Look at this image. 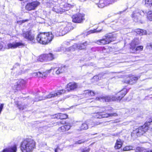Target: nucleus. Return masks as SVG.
<instances>
[{
	"label": "nucleus",
	"instance_id": "nucleus-1",
	"mask_svg": "<svg viewBox=\"0 0 152 152\" xmlns=\"http://www.w3.org/2000/svg\"><path fill=\"white\" fill-rule=\"evenodd\" d=\"M127 93V90L126 88H124L119 92L117 93L116 96H113L100 97H96V100H99L101 102H109L111 101H120L123 98Z\"/></svg>",
	"mask_w": 152,
	"mask_h": 152
},
{
	"label": "nucleus",
	"instance_id": "nucleus-2",
	"mask_svg": "<svg viewBox=\"0 0 152 152\" xmlns=\"http://www.w3.org/2000/svg\"><path fill=\"white\" fill-rule=\"evenodd\" d=\"M35 146V142L33 140L26 139L22 142L21 149L23 152H32Z\"/></svg>",
	"mask_w": 152,
	"mask_h": 152
},
{
	"label": "nucleus",
	"instance_id": "nucleus-3",
	"mask_svg": "<svg viewBox=\"0 0 152 152\" xmlns=\"http://www.w3.org/2000/svg\"><path fill=\"white\" fill-rule=\"evenodd\" d=\"M53 38L51 32L41 33L38 35L36 39L37 42L42 44H47L51 42Z\"/></svg>",
	"mask_w": 152,
	"mask_h": 152
},
{
	"label": "nucleus",
	"instance_id": "nucleus-4",
	"mask_svg": "<svg viewBox=\"0 0 152 152\" xmlns=\"http://www.w3.org/2000/svg\"><path fill=\"white\" fill-rule=\"evenodd\" d=\"M139 44V42L137 39H134L132 42L130 47L131 51L132 53H135L137 51H140L142 50L143 46H140L136 47V45Z\"/></svg>",
	"mask_w": 152,
	"mask_h": 152
},
{
	"label": "nucleus",
	"instance_id": "nucleus-5",
	"mask_svg": "<svg viewBox=\"0 0 152 152\" xmlns=\"http://www.w3.org/2000/svg\"><path fill=\"white\" fill-rule=\"evenodd\" d=\"M21 35L25 39L30 41L32 43L35 42V36L32 34L30 31H23Z\"/></svg>",
	"mask_w": 152,
	"mask_h": 152
},
{
	"label": "nucleus",
	"instance_id": "nucleus-6",
	"mask_svg": "<svg viewBox=\"0 0 152 152\" xmlns=\"http://www.w3.org/2000/svg\"><path fill=\"white\" fill-rule=\"evenodd\" d=\"M148 129V126H147V124H145L143 126L139 127L134 130L132 135L136 134L137 136H140L147 132Z\"/></svg>",
	"mask_w": 152,
	"mask_h": 152
},
{
	"label": "nucleus",
	"instance_id": "nucleus-7",
	"mask_svg": "<svg viewBox=\"0 0 152 152\" xmlns=\"http://www.w3.org/2000/svg\"><path fill=\"white\" fill-rule=\"evenodd\" d=\"M112 35L110 34L106 35L105 38L102 39L97 40L96 43L99 45H104L107 44L111 42L112 40Z\"/></svg>",
	"mask_w": 152,
	"mask_h": 152
},
{
	"label": "nucleus",
	"instance_id": "nucleus-8",
	"mask_svg": "<svg viewBox=\"0 0 152 152\" xmlns=\"http://www.w3.org/2000/svg\"><path fill=\"white\" fill-rule=\"evenodd\" d=\"M145 14L144 12L143 11H140L139 12H137L135 11L133 12L131 15V17L132 18V19L135 22H138L140 20V15L144 16Z\"/></svg>",
	"mask_w": 152,
	"mask_h": 152
},
{
	"label": "nucleus",
	"instance_id": "nucleus-9",
	"mask_svg": "<svg viewBox=\"0 0 152 152\" xmlns=\"http://www.w3.org/2000/svg\"><path fill=\"white\" fill-rule=\"evenodd\" d=\"M72 21L74 23H81L84 20V15L80 13L75 15L72 17Z\"/></svg>",
	"mask_w": 152,
	"mask_h": 152
},
{
	"label": "nucleus",
	"instance_id": "nucleus-10",
	"mask_svg": "<svg viewBox=\"0 0 152 152\" xmlns=\"http://www.w3.org/2000/svg\"><path fill=\"white\" fill-rule=\"evenodd\" d=\"M40 3L38 1H33L27 4L26 6V9L29 11L34 10L35 8L40 4Z\"/></svg>",
	"mask_w": 152,
	"mask_h": 152
},
{
	"label": "nucleus",
	"instance_id": "nucleus-11",
	"mask_svg": "<svg viewBox=\"0 0 152 152\" xmlns=\"http://www.w3.org/2000/svg\"><path fill=\"white\" fill-rule=\"evenodd\" d=\"M65 92V91L64 89L52 92L47 95V97L49 99L54 98L56 96H58L63 94Z\"/></svg>",
	"mask_w": 152,
	"mask_h": 152
},
{
	"label": "nucleus",
	"instance_id": "nucleus-12",
	"mask_svg": "<svg viewBox=\"0 0 152 152\" xmlns=\"http://www.w3.org/2000/svg\"><path fill=\"white\" fill-rule=\"evenodd\" d=\"M140 77H128L124 81V83L127 84L133 85L135 83Z\"/></svg>",
	"mask_w": 152,
	"mask_h": 152
},
{
	"label": "nucleus",
	"instance_id": "nucleus-13",
	"mask_svg": "<svg viewBox=\"0 0 152 152\" xmlns=\"http://www.w3.org/2000/svg\"><path fill=\"white\" fill-rule=\"evenodd\" d=\"M65 66L63 65H59L58 67H52L49 70V71H51L53 70V71H55L57 74L63 72L65 70Z\"/></svg>",
	"mask_w": 152,
	"mask_h": 152
},
{
	"label": "nucleus",
	"instance_id": "nucleus-14",
	"mask_svg": "<svg viewBox=\"0 0 152 152\" xmlns=\"http://www.w3.org/2000/svg\"><path fill=\"white\" fill-rule=\"evenodd\" d=\"M7 49L10 48L14 49L20 46H24V44L20 42H13L12 43H10L7 44Z\"/></svg>",
	"mask_w": 152,
	"mask_h": 152
},
{
	"label": "nucleus",
	"instance_id": "nucleus-15",
	"mask_svg": "<svg viewBox=\"0 0 152 152\" xmlns=\"http://www.w3.org/2000/svg\"><path fill=\"white\" fill-rule=\"evenodd\" d=\"M26 81L23 79H20L16 83V85H15V89L16 90L20 89V88L24 86L26 83Z\"/></svg>",
	"mask_w": 152,
	"mask_h": 152
},
{
	"label": "nucleus",
	"instance_id": "nucleus-16",
	"mask_svg": "<svg viewBox=\"0 0 152 152\" xmlns=\"http://www.w3.org/2000/svg\"><path fill=\"white\" fill-rule=\"evenodd\" d=\"M61 29H62V26L58 27L53 29V35L56 36V37L64 35L63 34H62L63 33Z\"/></svg>",
	"mask_w": 152,
	"mask_h": 152
},
{
	"label": "nucleus",
	"instance_id": "nucleus-17",
	"mask_svg": "<svg viewBox=\"0 0 152 152\" xmlns=\"http://www.w3.org/2000/svg\"><path fill=\"white\" fill-rule=\"evenodd\" d=\"M51 71H49V70L42 73L40 72H35L33 74V76H37L39 77H41L42 78H44L47 76L48 73L50 72Z\"/></svg>",
	"mask_w": 152,
	"mask_h": 152
},
{
	"label": "nucleus",
	"instance_id": "nucleus-18",
	"mask_svg": "<svg viewBox=\"0 0 152 152\" xmlns=\"http://www.w3.org/2000/svg\"><path fill=\"white\" fill-rule=\"evenodd\" d=\"M77 87V86L76 83H70L67 84L66 89L69 91L76 89Z\"/></svg>",
	"mask_w": 152,
	"mask_h": 152
},
{
	"label": "nucleus",
	"instance_id": "nucleus-19",
	"mask_svg": "<svg viewBox=\"0 0 152 152\" xmlns=\"http://www.w3.org/2000/svg\"><path fill=\"white\" fill-rule=\"evenodd\" d=\"M71 26L70 23H68L66 26L64 27L62 26V29L61 30L63 35H65L71 29V27L70 26Z\"/></svg>",
	"mask_w": 152,
	"mask_h": 152
},
{
	"label": "nucleus",
	"instance_id": "nucleus-20",
	"mask_svg": "<svg viewBox=\"0 0 152 152\" xmlns=\"http://www.w3.org/2000/svg\"><path fill=\"white\" fill-rule=\"evenodd\" d=\"M90 121L89 120L86 121L85 123L82 124L80 127V130H86L88 128V125H91Z\"/></svg>",
	"mask_w": 152,
	"mask_h": 152
},
{
	"label": "nucleus",
	"instance_id": "nucleus-21",
	"mask_svg": "<svg viewBox=\"0 0 152 152\" xmlns=\"http://www.w3.org/2000/svg\"><path fill=\"white\" fill-rule=\"evenodd\" d=\"M71 126L70 125L63 126L59 127L58 130L59 132H64L68 130L71 128Z\"/></svg>",
	"mask_w": 152,
	"mask_h": 152
},
{
	"label": "nucleus",
	"instance_id": "nucleus-22",
	"mask_svg": "<svg viewBox=\"0 0 152 152\" xmlns=\"http://www.w3.org/2000/svg\"><path fill=\"white\" fill-rule=\"evenodd\" d=\"M16 150L17 147L15 145L4 149L3 152H16Z\"/></svg>",
	"mask_w": 152,
	"mask_h": 152
},
{
	"label": "nucleus",
	"instance_id": "nucleus-23",
	"mask_svg": "<svg viewBox=\"0 0 152 152\" xmlns=\"http://www.w3.org/2000/svg\"><path fill=\"white\" fill-rule=\"evenodd\" d=\"M68 115L66 114L58 113L54 115V118L61 119H66L67 118Z\"/></svg>",
	"mask_w": 152,
	"mask_h": 152
},
{
	"label": "nucleus",
	"instance_id": "nucleus-24",
	"mask_svg": "<svg viewBox=\"0 0 152 152\" xmlns=\"http://www.w3.org/2000/svg\"><path fill=\"white\" fill-rule=\"evenodd\" d=\"M91 43L90 42H88L86 41L85 42L78 44V49L82 50L86 48V46L88 45H90Z\"/></svg>",
	"mask_w": 152,
	"mask_h": 152
},
{
	"label": "nucleus",
	"instance_id": "nucleus-25",
	"mask_svg": "<svg viewBox=\"0 0 152 152\" xmlns=\"http://www.w3.org/2000/svg\"><path fill=\"white\" fill-rule=\"evenodd\" d=\"M123 142H122L121 140L120 139H118L116 140V142L115 146V148L116 149H119L122 146Z\"/></svg>",
	"mask_w": 152,
	"mask_h": 152
},
{
	"label": "nucleus",
	"instance_id": "nucleus-26",
	"mask_svg": "<svg viewBox=\"0 0 152 152\" xmlns=\"http://www.w3.org/2000/svg\"><path fill=\"white\" fill-rule=\"evenodd\" d=\"M46 54L47 61H52L55 58L54 55L51 53Z\"/></svg>",
	"mask_w": 152,
	"mask_h": 152
},
{
	"label": "nucleus",
	"instance_id": "nucleus-27",
	"mask_svg": "<svg viewBox=\"0 0 152 152\" xmlns=\"http://www.w3.org/2000/svg\"><path fill=\"white\" fill-rule=\"evenodd\" d=\"M102 118H107L109 117L115 116H117V114L116 113H105L104 114H102Z\"/></svg>",
	"mask_w": 152,
	"mask_h": 152
},
{
	"label": "nucleus",
	"instance_id": "nucleus-28",
	"mask_svg": "<svg viewBox=\"0 0 152 152\" xmlns=\"http://www.w3.org/2000/svg\"><path fill=\"white\" fill-rule=\"evenodd\" d=\"M137 152H152V151L148 150L142 147H137L136 149Z\"/></svg>",
	"mask_w": 152,
	"mask_h": 152
},
{
	"label": "nucleus",
	"instance_id": "nucleus-29",
	"mask_svg": "<svg viewBox=\"0 0 152 152\" xmlns=\"http://www.w3.org/2000/svg\"><path fill=\"white\" fill-rule=\"evenodd\" d=\"M136 32L137 34L140 35H145L147 33L146 31L140 29H136Z\"/></svg>",
	"mask_w": 152,
	"mask_h": 152
},
{
	"label": "nucleus",
	"instance_id": "nucleus-30",
	"mask_svg": "<svg viewBox=\"0 0 152 152\" xmlns=\"http://www.w3.org/2000/svg\"><path fill=\"white\" fill-rule=\"evenodd\" d=\"M83 94H85L86 96H94L95 94L94 92L92 91L89 90H87L84 91Z\"/></svg>",
	"mask_w": 152,
	"mask_h": 152
},
{
	"label": "nucleus",
	"instance_id": "nucleus-31",
	"mask_svg": "<svg viewBox=\"0 0 152 152\" xmlns=\"http://www.w3.org/2000/svg\"><path fill=\"white\" fill-rule=\"evenodd\" d=\"M38 60L42 62L44 61H47L46 54H44L40 56L38 58Z\"/></svg>",
	"mask_w": 152,
	"mask_h": 152
},
{
	"label": "nucleus",
	"instance_id": "nucleus-32",
	"mask_svg": "<svg viewBox=\"0 0 152 152\" xmlns=\"http://www.w3.org/2000/svg\"><path fill=\"white\" fill-rule=\"evenodd\" d=\"M144 12L145 14V13L147 14V18L149 20L152 21V11H148L146 10Z\"/></svg>",
	"mask_w": 152,
	"mask_h": 152
},
{
	"label": "nucleus",
	"instance_id": "nucleus-33",
	"mask_svg": "<svg viewBox=\"0 0 152 152\" xmlns=\"http://www.w3.org/2000/svg\"><path fill=\"white\" fill-rule=\"evenodd\" d=\"M16 105L17 106V107H18V109L20 110H23L25 108H26L27 105H23L21 104H20L18 102H17L16 103Z\"/></svg>",
	"mask_w": 152,
	"mask_h": 152
},
{
	"label": "nucleus",
	"instance_id": "nucleus-34",
	"mask_svg": "<svg viewBox=\"0 0 152 152\" xmlns=\"http://www.w3.org/2000/svg\"><path fill=\"white\" fill-rule=\"evenodd\" d=\"M78 49V44H75L73 45L69 48V50L71 51H74L75 49Z\"/></svg>",
	"mask_w": 152,
	"mask_h": 152
},
{
	"label": "nucleus",
	"instance_id": "nucleus-35",
	"mask_svg": "<svg viewBox=\"0 0 152 152\" xmlns=\"http://www.w3.org/2000/svg\"><path fill=\"white\" fill-rule=\"evenodd\" d=\"M48 99L47 97V96L45 97L43 96H40L39 97L38 99L36 98V99L35 100H34V101H39L40 100L45 99Z\"/></svg>",
	"mask_w": 152,
	"mask_h": 152
},
{
	"label": "nucleus",
	"instance_id": "nucleus-36",
	"mask_svg": "<svg viewBox=\"0 0 152 152\" xmlns=\"http://www.w3.org/2000/svg\"><path fill=\"white\" fill-rule=\"evenodd\" d=\"M133 148V147L132 146H127L123 148V150L124 151H128L132 150Z\"/></svg>",
	"mask_w": 152,
	"mask_h": 152
},
{
	"label": "nucleus",
	"instance_id": "nucleus-37",
	"mask_svg": "<svg viewBox=\"0 0 152 152\" xmlns=\"http://www.w3.org/2000/svg\"><path fill=\"white\" fill-rule=\"evenodd\" d=\"M145 4L147 5V6H151L152 5V0H145Z\"/></svg>",
	"mask_w": 152,
	"mask_h": 152
},
{
	"label": "nucleus",
	"instance_id": "nucleus-38",
	"mask_svg": "<svg viewBox=\"0 0 152 152\" xmlns=\"http://www.w3.org/2000/svg\"><path fill=\"white\" fill-rule=\"evenodd\" d=\"M102 114L99 113H97L95 114L94 115V117L95 118H102Z\"/></svg>",
	"mask_w": 152,
	"mask_h": 152
},
{
	"label": "nucleus",
	"instance_id": "nucleus-39",
	"mask_svg": "<svg viewBox=\"0 0 152 152\" xmlns=\"http://www.w3.org/2000/svg\"><path fill=\"white\" fill-rule=\"evenodd\" d=\"M91 125H92V126H95L97 125L100 124V123L97 122H92L90 120Z\"/></svg>",
	"mask_w": 152,
	"mask_h": 152
},
{
	"label": "nucleus",
	"instance_id": "nucleus-40",
	"mask_svg": "<svg viewBox=\"0 0 152 152\" xmlns=\"http://www.w3.org/2000/svg\"><path fill=\"white\" fill-rule=\"evenodd\" d=\"M97 28L96 29H94V30H92L90 31L89 33H93L95 32H100L101 30H97Z\"/></svg>",
	"mask_w": 152,
	"mask_h": 152
},
{
	"label": "nucleus",
	"instance_id": "nucleus-41",
	"mask_svg": "<svg viewBox=\"0 0 152 152\" xmlns=\"http://www.w3.org/2000/svg\"><path fill=\"white\" fill-rule=\"evenodd\" d=\"M90 151L89 148H85L82 150L81 152H89Z\"/></svg>",
	"mask_w": 152,
	"mask_h": 152
},
{
	"label": "nucleus",
	"instance_id": "nucleus-42",
	"mask_svg": "<svg viewBox=\"0 0 152 152\" xmlns=\"http://www.w3.org/2000/svg\"><path fill=\"white\" fill-rule=\"evenodd\" d=\"M84 142V141L83 140H79L77 141L75 143L76 144H80Z\"/></svg>",
	"mask_w": 152,
	"mask_h": 152
},
{
	"label": "nucleus",
	"instance_id": "nucleus-43",
	"mask_svg": "<svg viewBox=\"0 0 152 152\" xmlns=\"http://www.w3.org/2000/svg\"><path fill=\"white\" fill-rule=\"evenodd\" d=\"M148 123H146V124H147V126H148V125H150V123H152V118H150L149 120H148Z\"/></svg>",
	"mask_w": 152,
	"mask_h": 152
},
{
	"label": "nucleus",
	"instance_id": "nucleus-44",
	"mask_svg": "<svg viewBox=\"0 0 152 152\" xmlns=\"http://www.w3.org/2000/svg\"><path fill=\"white\" fill-rule=\"evenodd\" d=\"M4 104H1L0 105V114L1 113V112L2 111V109L3 107Z\"/></svg>",
	"mask_w": 152,
	"mask_h": 152
},
{
	"label": "nucleus",
	"instance_id": "nucleus-45",
	"mask_svg": "<svg viewBox=\"0 0 152 152\" xmlns=\"http://www.w3.org/2000/svg\"><path fill=\"white\" fill-rule=\"evenodd\" d=\"M28 20H23L21 21H18V23H24L26 22H27Z\"/></svg>",
	"mask_w": 152,
	"mask_h": 152
},
{
	"label": "nucleus",
	"instance_id": "nucleus-46",
	"mask_svg": "<svg viewBox=\"0 0 152 152\" xmlns=\"http://www.w3.org/2000/svg\"><path fill=\"white\" fill-rule=\"evenodd\" d=\"M19 66V64L18 63H16L13 66V68L14 69L15 68H16L17 67Z\"/></svg>",
	"mask_w": 152,
	"mask_h": 152
},
{
	"label": "nucleus",
	"instance_id": "nucleus-47",
	"mask_svg": "<svg viewBox=\"0 0 152 152\" xmlns=\"http://www.w3.org/2000/svg\"><path fill=\"white\" fill-rule=\"evenodd\" d=\"M3 42H1V47L0 48V50H4V49H3V46H1V45H3Z\"/></svg>",
	"mask_w": 152,
	"mask_h": 152
},
{
	"label": "nucleus",
	"instance_id": "nucleus-48",
	"mask_svg": "<svg viewBox=\"0 0 152 152\" xmlns=\"http://www.w3.org/2000/svg\"><path fill=\"white\" fill-rule=\"evenodd\" d=\"M111 110V108L110 107H106L105 108V110L109 111Z\"/></svg>",
	"mask_w": 152,
	"mask_h": 152
},
{
	"label": "nucleus",
	"instance_id": "nucleus-49",
	"mask_svg": "<svg viewBox=\"0 0 152 152\" xmlns=\"http://www.w3.org/2000/svg\"><path fill=\"white\" fill-rule=\"evenodd\" d=\"M52 10H53V11H55V12H58V11H56V9H55V8H54H54H53Z\"/></svg>",
	"mask_w": 152,
	"mask_h": 152
},
{
	"label": "nucleus",
	"instance_id": "nucleus-50",
	"mask_svg": "<svg viewBox=\"0 0 152 152\" xmlns=\"http://www.w3.org/2000/svg\"><path fill=\"white\" fill-rule=\"evenodd\" d=\"M98 77V76H94L93 77V78L94 79H97Z\"/></svg>",
	"mask_w": 152,
	"mask_h": 152
},
{
	"label": "nucleus",
	"instance_id": "nucleus-51",
	"mask_svg": "<svg viewBox=\"0 0 152 152\" xmlns=\"http://www.w3.org/2000/svg\"><path fill=\"white\" fill-rule=\"evenodd\" d=\"M150 46L151 47V48H152V43H151L150 44Z\"/></svg>",
	"mask_w": 152,
	"mask_h": 152
},
{
	"label": "nucleus",
	"instance_id": "nucleus-52",
	"mask_svg": "<svg viewBox=\"0 0 152 152\" xmlns=\"http://www.w3.org/2000/svg\"><path fill=\"white\" fill-rule=\"evenodd\" d=\"M123 12V11H121L120 12V13L121 14V13Z\"/></svg>",
	"mask_w": 152,
	"mask_h": 152
},
{
	"label": "nucleus",
	"instance_id": "nucleus-53",
	"mask_svg": "<svg viewBox=\"0 0 152 152\" xmlns=\"http://www.w3.org/2000/svg\"><path fill=\"white\" fill-rule=\"evenodd\" d=\"M55 152H56V150H55Z\"/></svg>",
	"mask_w": 152,
	"mask_h": 152
}]
</instances>
